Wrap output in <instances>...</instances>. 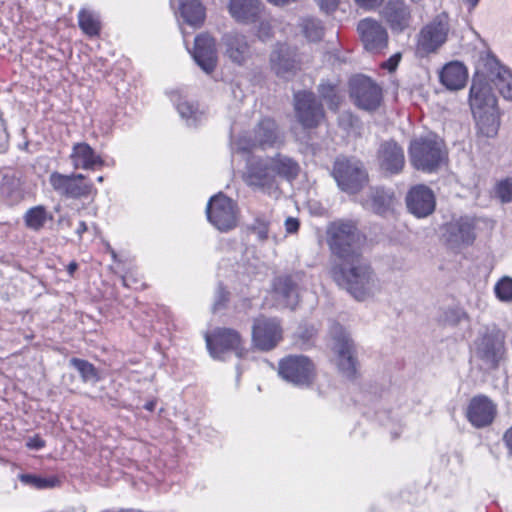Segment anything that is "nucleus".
<instances>
[{
	"label": "nucleus",
	"instance_id": "nucleus-35",
	"mask_svg": "<svg viewBox=\"0 0 512 512\" xmlns=\"http://www.w3.org/2000/svg\"><path fill=\"white\" fill-rule=\"evenodd\" d=\"M53 216L49 214L42 205L32 207L27 210L24 215V222L27 228L33 231L41 230L48 220H52Z\"/></svg>",
	"mask_w": 512,
	"mask_h": 512
},
{
	"label": "nucleus",
	"instance_id": "nucleus-15",
	"mask_svg": "<svg viewBox=\"0 0 512 512\" xmlns=\"http://www.w3.org/2000/svg\"><path fill=\"white\" fill-rule=\"evenodd\" d=\"M465 415L473 427L486 428L493 423L497 415V404L486 395H476L470 399Z\"/></svg>",
	"mask_w": 512,
	"mask_h": 512
},
{
	"label": "nucleus",
	"instance_id": "nucleus-52",
	"mask_svg": "<svg viewBox=\"0 0 512 512\" xmlns=\"http://www.w3.org/2000/svg\"><path fill=\"white\" fill-rule=\"evenodd\" d=\"M287 233H296L299 229V220L294 217H288L284 223Z\"/></svg>",
	"mask_w": 512,
	"mask_h": 512
},
{
	"label": "nucleus",
	"instance_id": "nucleus-18",
	"mask_svg": "<svg viewBox=\"0 0 512 512\" xmlns=\"http://www.w3.org/2000/svg\"><path fill=\"white\" fill-rule=\"evenodd\" d=\"M504 353V336L500 331L483 335L476 343V356L486 368H495Z\"/></svg>",
	"mask_w": 512,
	"mask_h": 512
},
{
	"label": "nucleus",
	"instance_id": "nucleus-60",
	"mask_svg": "<svg viewBox=\"0 0 512 512\" xmlns=\"http://www.w3.org/2000/svg\"><path fill=\"white\" fill-rule=\"evenodd\" d=\"M466 3H468L472 8H474L479 0H464Z\"/></svg>",
	"mask_w": 512,
	"mask_h": 512
},
{
	"label": "nucleus",
	"instance_id": "nucleus-30",
	"mask_svg": "<svg viewBox=\"0 0 512 512\" xmlns=\"http://www.w3.org/2000/svg\"><path fill=\"white\" fill-rule=\"evenodd\" d=\"M394 202L393 192L383 188H373L364 205L374 213L384 216L393 211Z\"/></svg>",
	"mask_w": 512,
	"mask_h": 512
},
{
	"label": "nucleus",
	"instance_id": "nucleus-23",
	"mask_svg": "<svg viewBox=\"0 0 512 512\" xmlns=\"http://www.w3.org/2000/svg\"><path fill=\"white\" fill-rule=\"evenodd\" d=\"M444 238L453 248L471 245L475 240L474 225L469 218H460L445 226Z\"/></svg>",
	"mask_w": 512,
	"mask_h": 512
},
{
	"label": "nucleus",
	"instance_id": "nucleus-2",
	"mask_svg": "<svg viewBox=\"0 0 512 512\" xmlns=\"http://www.w3.org/2000/svg\"><path fill=\"white\" fill-rule=\"evenodd\" d=\"M469 104L478 133L487 138L495 137L500 127L497 99L490 84L482 76L478 75L472 82Z\"/></svg>",
	"mask_w": 512,
	"mask_h": 512
},
{
	"label": "nucleus",
	"instance_id": "nucleus-47",
	"mask_svg": "<svg viewBox=\"0 0 512 512\" xmlns=\"http://www.w3.org/2000/svg\"><path fill=\"white\" fill-rule=\"evenodd\" d=\"M256 23L259 24L258 30H257L258 37L261 40H266V39L270 38L272 35V26H271L270 22L268 21V19L266 18L265 12H263V14H261V19L258 20Z\"/></svg>",
	"mask_w": 512,
	"mask_h": 512
},
{
	"label": "nucleus",
	"instance_id": "nucleus-19",
	"mask_svg": "<svg viewBox=\"0 0 512 512\" xmlns=\"http://www.w3.org/2000/svg\"><path fill=\"white\" fill-rule=\"evenodd\" d=\"M364 48L372 53H377L388 44V33L383 25L375 19H362L357 26Z\"/></svg>",
	"mask_w": 512,
	"mask_h": 512
},
{
	"label": "nucleus",
	"instance_id": "nucleus-40",
	"mask_svg": "<svg viewBox=\"0 0 512 512\" xmlns=\"http://www.w3.org/2000/svg\"><path fill=\"white\" fill-rule=\"evenodd\" d=\"M494 197L502 204L512 202V177H506L496 182Z\"/></svg>",
	"mask_w": 512,
	"mask_h": 512
},
{
	"label": "nucleus",
	"instance_id": "nucleus-44",
	"mask_svg": "<svg viewBox=\"0 0 512 512\" xmlns=\"http://www.w3.org/2000/svg\"><path fill=\"white\" fill-rule=\"evenodd\" d=\"M318 91L321 98L327 103L330 109H337L340 103V97L337 94L335 86L331 84H320Z\"/></svg>",
	"mask_w": 512,
	"mask_h": 512
},
{
	"label": "nucleus",
	"instance_id": "nucleus-49",
	"mask_svg": "<svg viewBox=\"0 0 512 512\" xmlns=\"http://www.w3.org/2000/svg\"><path fill=\"white\" fill-rule=\"evenodd\" d=\"M320 9L325 13H332L338 7L340 0H316Z\"/></svg>",
	"mask_w": 512,
	"mask_h": 512
},
{
	"label": "nucleus",
	"instance_id": "nucleus-34",
	"mask_svg": "<svg viewBox=\"0 0 512 512\" xmlns=\"http://www.w3.org/2000/svg\"><path fill=\"white\" fill-rule=\"evenodd\" d=\"M301 34L309 41V42H318L320 41L325 32L324 25L322 22L314 17H305L301 18L298 24Z\"/></svg>",
	"mask_w": 512,
	"mask_h": 512
},
{
	"label": "nucleus",
	"instance_id": "nucleus-4",
	"mask_svg": "<svg viewBox=\"0 0 512 512\" xmlns=\"http://www.w3.org/2000/svg\"><path fill=\"white\" fill-rule=\"evenodd\" d=\"M409 153L412 165L426 172L434 171L446 156L442 140L433 134L412 141Z\"/></svg>",
	"mask_w": 512,
	"mask_h": 512
},
{
	"label": "nucleus",
	"instance_id": "nucleus-37",
	"mask_svg": "<svg viewBox=\"0 0 512 512\" xmlns=\"http://www.w3.org/2000/svg\"><path fill=\"white\" fill-rule=\"evenodd\" d=\"M78 22L82 31L88 36H96L100 32L101 24L97 14L82 9L78 14Z\"/></svg>",
	"mask_w": 512,
	"mask_h": 512
},
{
	"label": "nucleus",
	"instance_id": "nucleus-61",
	"mask_svg": "<svg viewBox=\"0 0 512 512\" xmlns=\"http://www.w3.org/2000/svg\"><path fill=\"white\" fill-rule=\"evenodd\" d=\"M60 223H66L67 226H71V221L69 219H65V217H61L59 220Z\"/></svg>",
	"mask_w": 512,
	"mask_h": 512
},
{
	"label": "nucleus",
	"instance_id": "nucleus-31",
	"mask_svg": "<svg viewBox=\"0 0 512 512\" xmlns=\"http://www.w3.org/2000/svg\"><path fill=\"white\" fill-rule=\"evenodd\" d=\"M440 80L450 90H459L464 87L467 80V71L459 62H451L444 66Z\"/></svg>",
	"mask_w": 512,
	"mask_h": 512
},
{
	"label": "nucleus",
	"instance_id": "nucleus-25",
	"mask_svg": "<svg viewBox=\"0 0 512 512\" xmlns=\"http://www.w3.org/2000/svg\"><path fill=\"white\" fill-rule=\"evenodd\" d=\"M270 64L275 73L286 77L299 66L296 50L287 44H279L270 55Z\"/></svg>",
	"mask_w": 512,
	"mask_h": 512
},
{
	"label": "nucleus",
	"instance_id": "nucleus-62",
	"mask_svg": "<svg viewBox=\"0 0 512 512\" xmlns=\"http://www.w3.org/2000/svg\"><path fill=\"white\" fill-rule=\"evenodd\" d=\"M97 181H98L99 183H102V182L104 181V177H103V176H99V177L97 178Z\"/></svg>",
	"mask_w": 512,
	"mask_h": 512
},
{
	"label": "nucleus",
	"instance_id": "nucleus-33",
	"mask_svg": "<svg viewBox=\"0 0 512 512\" xmlns=\"http://www.w3.org/2000/svg\"><path fill=\"white\" fill-rule=\"evenodd\" d=\"M269 160L275 177L280 176L287 180H293L298 176L300 167L292 158L276 154L274 157L269 158Z\"/></svg>",
	"mask_w": 512,
	"mask_h": 512
},
{
	"label": "nucleus",
	"instance_id": "nucleus-54",
	"mask_svg": "<svg viewBox=\"0 0 512 512\" xmlns=\"http://www.w3.org/2000/svg\"><path fill=\"white\" fill-rule=\"evenodd\" d=\"M399 59H400V56H399V55H396V56L391 57V58L389 59V61H388V64H389L388 69H389V70H393V69H395V67L398 65Z\"/></svg>",
	"mask_w": 512,
	"mask_h": 512
},
{
	"label": "nucleus",
	"instance_id": "nucleus-45",
	"mask_svg": "<svg viewBox=\"0 0 512 512\" xmlns=\"http://www.w3.org/2000/svg\"><path fill=\"white\" fill-rule=\"evenodd\" d=\"M22 481L31 484L38 489L53 488L58 485L59 480L56 477H39L36 475H23Z\"/></svg>",
	"mask_w": 512,
	"mask_h": 512
},
{
	"label": "nucleus",
	"instance_id": "nucleus-36",
	"mask_svg": "<svg viewBox=\"0 0 512 512\" xmlns=\"http://www.w3.org/2000/svg\"><path fill=\"white\" fill-rule=\"evenodd\" d=\"M275 291L286 299V304L293 307L297 303V286L291 277H279L274 284Z\"/></svg>",
	"mask_w": 512,
	"mask_h": 512
},
{
	"label": "nucleus",
	"instance_id": "nucleus-13",
	"mask_svg": "<svg viewBox=\"0 0 512 512\" xmlns=\"http://www.w3.org/2000/svg\"><path fill=\"white\" fill-rule=\"evenodd\" d=\"M330 334L333 339V350L337 355L338 368L345 377L352 378L356 373L353 341L339 324L332 325Z\"/></svg>",
	"mask_w": 512,
	"mask_h": 512
},
{
	"label": "nucleus",
	"instance_id": "nucleus-42",
	"mask_svg": "<svg viewBox=\"0 0 512 512\" xmlns=\"http://www.w3.org/2000/svg\"><path fill=\"white\" fill-rule=\"evenodd\" d=\"M0 190L3 196L9 199H16L20 195L19 179L15 176L4 175Z\"/></svg>",
	"mask_w": 512,
	"mask_h": 512
},
{
	"label": "nucleus",
	"instance_id": "nucleus-21",
	"mask_svg": "<svg viewBox=\"0 0 512 512\" xmlns=\"http://www.w3.org/2000/svg\"><path fill=\"white\" fill-rule=\"evenodd\" d=\"M377 162L385 174H398L405 165L404 151L395 141H386L377 151Z\"/></svg>",
	"mask_w": 512,
	"mask_h": 512
},
{
	"label": "nucleus",
	"instance_id": "nucleus-7",
	"mask_svg": "<svg viewBox=\"0 0 512 512\" xmlns=\"http://www.w3.org/2000/svg\"><path fill=\"white\" fill-rule=\"evenodd\" d=\"M349 90L353 103L361 110L374 112L382 104V88L367 76L352 77L349 82Z\"/></svg>",
	"mask_w": 512,
	"mask_h": 512
},
{
	"label": "nucleus",
	"instance_id": "nucleus-29",
	"mask_svg": "<svg viewBox=\"0 0 512 512\" xmlns=\"http://www.w3.org/2000/svg\"><path fill=\"white\" fill-rule=\"evenodd\" d=\"M70 159L75 169L94 170L96 167L104 164L101 157L85 142L73 145Z\"/></svg>",
	"mask_w": 512,
	"mask_h": 512
},
{
	"label": "nucleus",
	"instance_id": "nucleus-17",
	"mask_svg": "<svg viewBox=\"0 0 512 512\" xmlns=\"http://www.w3.org/2000/svg\"><path fill=\"white\" fill-rule=\"evenodd\" d=\"M281 339V328L275 319L260 317L255 319L252 327V341L255 347L268 351L273 349Z\"/></svg>",
	"mask_w": 512,
	"mask_h": 512
},
{
	"label": "nucleus",
	"instance_id": "nucleus-1",
	"mask_svg": "<svg viewBox=\"0 0 512 512\" xmlns=\"http://www.w3.org/2000/svg\"><path fill=\"white\" fill-rule=\"evenodd\" d=\"M332 275L335 282L358 301L372 297L382 289L380 279L363 256L339 262Z\"/></svg>",
	"mask_w": 512,
	"mask_h": 512
},
{
	"label": "nucleus",
	"instance_id": "nucleus-56",
	"mask_svg": "<svg viewBox=\"0 0 512 512\" xmlns=\"http://www.w3.org/2000/svg\"><path fill=\"white\" fill-rule=\"evenodd\" d=\"M268 1L275 5L283 6V5H287L291 2H295L296 0H268Z\"/></svg>",
	"mask_w": 512,
	"mask_h": 512
},
{
	"label": "nucleus",
	"instance_id": "nucleus-22",
	"mask_svg": "<svg viewBox=\"0 0 512 512\" xmlns=\"http://www.w3.org/2000/svg\"><path fill=\"white\" fill-rule=\"evenodd\" d=\"M381 15L393 32L401 33L410 25L411 13L404 0H387Z\"/></svg>",
	"mask_w": 512,
	"mask_h": 512
},
{
	"label": "nucleus",
	"instance_id": "nucleus-20",
	"mask_svg": "<svg viewBox=\"0 0 512 512\" xmlns=\"http://www.w3.org/2000/svg\"><path fill=\"white\" fill-rule=\"evenodd\" d=\"M408 210L418 218H425L435 210V196L433 191L425 185L412 187L407 196Z\"/></svg>",
	"mask_w": 512,
	"mask_h": 512
},
{
	"label": "nucleus",
	"instance_id": "nucleus-3",
	"mask_svg": "<svg viewBox=\"0 0 512 512\" xmlns=\"http://www.w3.org/2000/svg\"><path fill=\"white\" fill-rule=\"evenodd\" d=\"M327 235L332 254L339 262L355 260L362 256L361 247L364 238L354 222L345 220L332 222L327 229Z\"/></svg>",
	"mask_w": 512,
	"mask_h": 512
},
{
	"label": "nucleus",
	"instance_id": "nucleus-5",
	"mask_svg": "<svg viewBox=\"0 0 512 512\" xmlns=\"http://www.w3.org/2000/svg\"><path fill=\"white\" fill-rule=\"evenodd\" d=\"M284 133L277 123L270 118L261 120L250 136H241L233 143V150L249 152L255 148H279L284 144Z\"/></svg>",
	"mask_w": 512,
	"mask_h": 512
},
{
	"label": "nucleus",
	"instance_id": "nucleus-51",
	"mask_svg": "<svg viewBox=\"0 0 512 512\" xmlns=\"http://www.w3.org/2000/svg\"><path fill=\"white\" fill-rule=\"evenodd\" d=\"M27 447L34 450H40L45 446V441L38 435L30 437L27 440Z\"/></svg>",
	"mask_w": 512,
	"mask_h": 512
},
{
	"label": "nucleus",
	"instance_id": "nucleus-41",
	"mask_svg": "<svg viewBox=\"0 0 512 512\" xmlns=\"http://www.w3.org/2000/svg\"><path fill=\"white\" fill-rule=\"evenodd\" d=\"M494 293L501 302H512V278L503 276L494 286Z\"/></svg>",
	"mask_w": 512,
	"mask_h": 512
},
{
	"label": "nucleus",
	"instance_id": "nucleus-53",
	"mask_svg": "<svg viewBox=\"0 0 512 512\" xmlns=\"http://www.w3.org/2000/svg\"><path fill=\"white\" fill-rule=\"evenodd\" d=\"M504 441L512 453V427L505 432Z\"/></svg>",
	"mask_w": 512,
	"mask_h": 512
},
{
	"label": "nucleus",
	"instance_id": "nucleus-58",
	"mask_svg": "<svg viewBox=\"0 0 512 512\" xmlns=\"http://www.w3.org/2000/svg\"><path fill=\"white\" fill-rule=\"evenodd\" d=\"M155 406H156V401H149L147 402L145 405H144V408L148 411H153L155 409Z\"/></svg>",
	"mask_w": 512,
	"mask_h": 512
},
{
	"label": "nucleus",
	"instance_id": "nucleus-11",
	"mask_svg": "<svg viewBox=\"0 0 512 512\" xmlns=\"http://www.w3.org/2000/svg\"><path fill=\"white\" fill-rule=\"evenodd\" d=\"M206 213L209 222L220 231H229L237 225V204L223 193L210 198Z\"/></svg>",
	"mask_w": 512,
	"mask_h": 512
},
{
	"label": "nucleus",
	"instance_id": "nucleus-27",
	"mask_svg": "<svg viewBox=\"0 0 512 512\" xmlns=\"http://www.w3.org/2000/svg\"><path fill=\"white\" fill-rule=\"evenodd\" d=\"M228 8L231 16L244 24H256L264 12L260 0H230Z\"/></svg>",
	"mask_w": 512,
	"mask_h": 512
},
{
	"label": "nucleus",
	"instance_id": "nucleus-38",
	"mask_svg": "<svg viewBox=\"0 0 512 512\" xmlns=\"http://www.w3.org/2000/svg\"><path fill=\"white\" fill-rule=\"evenodd\" d=\"M271 219L269 216L258 213L255 215L253 222L248 226V230L255 234L261 242L269 238Z\"/></svg>",
	"mask_w": 512,
	"mask_h": 512
},
{
	"label": "nucleus",
	"instance_id": "nucleus-10",
	"mask_svg": "<svg viewBox=\"0 0 512 512\" xmlns=\"http://www.w3.org/2000/svg\"><path fill=\"white\" fill-rule=\"evenodd\" d=\"M333 176L339 188L351 194L358 192L368 179L363 164L359 160L347 158L335 161Z\"/></svg>",
	"mask_w": 512,
	"mask_h": 512
},
{
	"label": "nucleus",
	"instance_id": "nucleus-59",
	"mask_svg": "<svg viewBox=\"0 0 512 512\" xmlns=\"http://www.w3.org/2000/svg\"><path fill=\"white\" fill-rule=\"evenodd\" d=\"M77 267H78L77 263H75V262H71V263L68 265V268H67V269H68L69 274H70V275H72V274L76 271Z\"/></svg>",
	"mask_w": 512,
	"mask_h": 512
},
{
	"label": "nucleus",
	"instance_id": "nucleus-16",
	"mask_svg": "<svg viewBox=\"0 0 512 512\" xmlns=\"http://www.w3.org/2000/svg\"><path fill=\"white\" fill-rule=\"evenodd\" d=\"M244 181L251 187L263 190L275 188L276 178L269 158L250 160L247 163Z\"/></svg>",
	"mask_w": 512,
	"mask_h": 512
},
{
	"label": "nucleus",
	"instance_id": "nucleus-8",
	"mask_svg": "<svg viewBox=\"0 0 512 512\" xmlns=\"http://www.w3.org/2000/svg\"><path fill=\"white\" fill-rule=\"evenodd\" d=\"M49 183L59 196L68 199L88 198L97 194L93 183L86 181V177L80 173L65 175L55 171L50 174Z\"/></svg>",
	"mask_w": 512,
	"mask_h": 512
},
{
	"label": "nucleus",
	"instance_id": "nucleus-39",
	"mask_svg": "<svg viewBox=\"0 0 512 512\" xmlns=\"http://www.w3.org/2000/svg\"><path fill=\"white\" fill-rule=\"evenodd\" d=\"M70 365L79 372L84 382L98 381L97 370L90 362L79 358H72L70 359Z\"/></svg>",
	"mask_w": 512,
	"mask_h": 512
},
{
	"label": "nucleus",
	"instance_id": "nucleus-48",
	"mask_svg": "<svg viewBox=\"0 0 512 512\" xmlns=\"http://www.w3.org/2000/svg\"><path fill=\"white\" fill-rule=\"evenodd\" d=\"M229 292H227L222 286H219L216 290L215 300L213 303V312L222 309L228 301Z\"/></svg>",
	"mask_w": 512,
	"mask_h": 512
},
{
	"label": "nucleus",
	"instance_id": "nucleus-55",
	"mask_svg": "<svg viewBox=\"0 0 512 512\" xmlns=\"http://www.w3.org/2000/svg\"><path fill=\"white\" fill-rule=\"evenodd\" d=\"M86 231H87V225H86V223H85L84 221H81V222L79 223L78 228L76 229V233H77V235H78L79 237H81V236H82V234H83L84 232H86Z\"/></svg>",
	"mask_w": 512,
	"mask_h": 512
},
{
	"label": "nucleus",
	"instance_id": "nucleus-24",
	"mask_svg": "<svg viewBox=\"0 0 512 512\" xmlns=\"http://www.w3.org/2000/svg\"><path fill=\"white\" fill-rule=\"evenodd\" d=\"M193 58L206 73H210L215 69L217 52L215 41L211 36L201 34L195 38Z\"/></svg>",
	"mask_w": 512,
	"mask_h": 512
},
{
	"label": "nucleus",
	"instance_id": "nucleus-9",
	"mask_svg": "<svg viewBox=\"0 0 512 512\" xmlns=\"http://www.w3.org/2000/svg\"><path fill=\"white\" fill-rule=\"evenodd\" d=\"M205 340L210 355L214 359L225 360L228 352H233L239 358L247 353L240 334L231 328H217L211 335L207 334Z\"/></svg>",
	"mask_w": 512,
	"mask_h": 512
},
{
	"label": "nucleus",
	"instance_id": "nucleus-12",
	"mask_svg": "<svg viewBox=\"0 0 512 512\" xmlns=\"http://www.w3.org/2000/svg\"><path fill=\"white\" fill-rule=\"evenodd\" d=\"M279 375L296 386H309L315 378V367L303 355H291L279 362Z\"/></svg>",
	"mask_w": 512,
	"mask_h": 512
},
{
	"label": "nucleus",
	"instance_id": "nucleus-46",
	"mask_svg": "<svg viewBox=\"0 0 512 512\" xmlns=\"http://www.w3.org/2000/svg\"><path fill=\"white\" fill-rule=\"evenodd\" d=\"M177 110L180 116L186 119L188 125H195L198 121V112L191 103L187 101L180 102Z\"/></svg>",
	"mask_w": 512,
	"mask_h": 512
},
{
	"label": "nucleus",
	"instance_id": "nucleus-43",
	"mask_svg": "<svg viewBox=\"0 0 512 512\" xmlns=\"http://www.w3.org/2000/svg\"><path fill=\"white\" fill-rule=\"evenodd\" d=\"M466 318V313L459 308H447L439 316V322L444 326H456Z\"/></svg>",
	"mask_w": 512,
	"mask_h": 512
},
{
	"label": "nucleus",
	"instance_id": "nucleus-14",
	"mask_svg": "<svg viewBox=\"0 0 512 512\" xmlns=\"http://www.w3.org/2000/svg\"><path fill=\"white\" fill-rule=\"evenodd\" d=\"M294 108L296 117L304 128L317 127L324 118L322 105L311 92L296 93L294 95Z\"/></svg>",
	"mask_w": 512,
	"mask_h": 512
},
{
	"label": "nucleus",
	"instance_id": "nucleus-57",
	"mask_svg": "<svg viewBox=\"0 0 512 512\" xmlns=\"http://www.w3.org/2000/svg\"><path fill=\"white\" fill-rule=\"evenodd\" d=\"M6 139H7V136H6L5 130L1 129L0 130V148H2L4 146V144L6 143Z\"/></svg>",
	"mask_w": 512,
	"mask_h": 512
},
{
	"label": "nucleus",
	"instance_id": "nucleus-28",
	"mask_svg": "<svg viewBox=\"0 0 512 512\" xmlns=\"http://www.w3.org/2000/svg\"><path fill=\"white\" fill-rule=\"evenodd\" d=\"M487 78L494 83L499 93L507 100H512V72L500 65L494 57L486 60Z\"/></svg>",
	"mask_w": 512,
	"mask_h": 512
},
{
	"label": "nucleus",
	"instance_id": "nucleus-50",
	"mask_svg": "<svg viewBox=\"0 0 512 512\" xmlns=\"http://www.w3.org/2000/svg\"><path fill=\"white\" fill-rule=\"evenodd\" d=\"M355 3L365 9V10H373L381 5L383 0H354Z\"/></svg>",
	"mask_w": 512,
	"mask_h": 512
},
{
	"label": "nucleus",
	"instance_id": "nucleus-32",
	"mask_svg": "<svg viewBox=\"0 0 512 512\" xmlns=\"http://www.w3.org/2000/svg\"><path fill=\"white\" fill-rule=\"evenodd\" d=\"M178 11L183 20L193 27L201 25L205 18L200 0H178Z\"/></svg>",
	"mask_w": 512,
	"mask_h": 512
},
{
	"label": "nucleus",
	"instance_id": "nucleus-6",
	"mask_svg": "<svg viewBox=\"0 0 512 512\" xmlns=\"http://www.w3.org/2000/svg\"><path fill=\"white\" fill-rule=\"evenodd\" d=\"M450 32L449 17L441 13L423 26L417 35L415 53L424 58L436 53L447 41Z\"/></svg>",
	"mask_w": 512,
	"mask_h": 512
},
{
	"label": "nucleus",
	"instance_id": "nucleus-26",
	"mask_svg": "<svg viewBox=\"0 0 512 512\" xmlns=\"http://www.w3.org/2000/svg\"><path fill=\"white\" fill-rule=\"evenodd\" d=\"M224 54L235 64L243 65L251 56L246 37L238 32H228L222 37Z\"/></svg>",
	"mask_w": 512,
	"mask_h": 512
}]
</instances>
